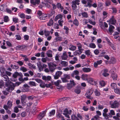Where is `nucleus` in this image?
<instances>
[{
  "label": "nucleus",
  "mask_w": 120,
  "mask_h": 120,
  "mask_svg": "<svg viewBox=\"0 0 120 120\" xmlns=\"http://www.w3.org/2000/svg\"><path fill=\"white\" fill-rule=\"evenodd\" d=\"M48 65L50 70L52 71H53L55 69V67L57 66L56 64L53 62L48 63Z\"/></svg>",
  "instance_id": "5"
},
{
  "label": "nucleus",
  "mask_w": 120,
  "mask_h": 120,
  "mask_svg": "<svg viewBox=\"0 0 120 120\" xmlns=\"http://www.w3.org/2000/svg\"><path fill=\"white\" fill-rule=\"evenodd\" d=\"M87 81L88 82L93 85H96L97 83L96 81L93 79L91 78H88Z\"/></svg>",
  "instance_id": "15"
},
{
  "label": "nucleus",
  "mask_w": 120,
  "mask_h": 120,
  "mask_svg": "<svg viewBox=\"0 0 120 120\" xmlns=\"http://www.w3.org/2000/svg\"><path fill=\"white\" fill-rule=\"evenodd\" d=\"M99 117V116L96 115L93 118L91 119V120H97Z\"/></svg>",
  "instance_id": "64"
},
{
  "label": "nucleus",
  "mask_w": 120,
  "mask_h": 120,
  "mask_svg": "<svg viewBox=\"0 0 120 120\" xmlns=\"http://www.w3.org/2000/svg\"><path fill=\"white\" fill-rule=\"evenodd\" d=\"M4 20L5 22H7L8 21H9V20L8 17V16H5L4 18Z\"/></svg>",
  "instance_id": "53"
},
{
  "label": "nucleus",
  "mask_w": 120,
  "mask_h": 120,
  "mask_svg": "<svg viewBox=\"0 0 120 120\" xmlns=\"http://www.w3.org/2000/svg\"><path fill=\"white\" fill-rule=\"evenodd\" d=\"M10 85L13 86L14 87H15L16 86H18L21 83L19 82H15V83H13L11 82H10Z\"/></svg>",
  "instance_id": "21"
},
{
  "label": "nucleus",
  "mask_w": 120,
  "mask_h": 120,
  "mask_svg": "<svg viewBox=\"0 0 120 120\" xmlns=\"http://www.w3.org/2000/svg\"><path fill=\"white\" fill-rule=\"evenodd\" d=\"M83 71L85 72H88L90 71L91 70L89 68H82Z\"/></svg>",
  "instance_id": "29"
},
{
  "label": "nucleus",
  "mask_w": 120,
  "mask_h": 120,
  "mask_svg": "<svg viewBox=\"0 0 120 120\" xmlns=\"http://www.w3.org/2000/svg\"><path fill=\"white\" fill-rule=\"evenodd\" d=\"M71 110H68L67 109H65L64 110L63 114L66 117L69 118H70L69 115L71 114Z\"/></svg>",
  "instance_id": "3"
},
{
  "label": "nucleus",
  "mask_w": 120,
  "mask_h": 120,
  "mask_svg": "<svg viewBox=\"0 0 120 120\" xmlns=\"http://www.w3.org/2000/svg\"><path fill=\"white\" fill-rule=\"evenodd\" d=\"M61 66L63 67H65L67 66L68 65V63L64 61H62L61 63Z\"/></svg>",
  "instance_id": "26"
},
{
  "label": "nucleus",
  "mask_w": 120,
  "mask_h": 120,
  "mask_svg": "<svg viewBox=\"0 0 120 120\" xmlns=\"http://www.w3.org/2000/svg\"><path fill=\"white\" fill-rule=\"evenodd\" d=\"M82 16L84 18H86L88 16L87 13V12H86L82 13Z\"/></svg>",
  "instance_id": "50"
},
{
  "label": "nucleus",
  "mask_w": 120,
  "mask_h": 120,
  "mask_svg": "<svg viewBox=\"0 0 120 120\" xmlns=\"http://www.w3.org/2000/svg\"><path fill=\"white\" fill-rule=\"evenodd\" d=\"M60 56V54H56L55 57V60H59V58L61 59Z\"/></svg>",
  "instance_id": "59"
},
{
  "label": "nucleus",
  "mask_w": 120,
  "mask_h": 120,
  "mask_svg": "<svg viewBox=\"0 0 120 120\" xmlns=\"http://www.w3.org/2000/svg\"><path fill=\"white\" fill-rule=\"evenodd\" d=\"M103 115L104 117L106 119H108L109 117V114H107V113H103Z\"/></svg>",
  "instance_id": "40"
},
{
  "label": "nucleus",
  "mask_w": 120,
  "mask_h": 120,
  "mask_svg": "<svg viewBox=\"0 0 120 120\" xmlns=\"http://www.w3.org/2000/svg\"><path fill=\"white\" fill-rule=\"evenodd\" d=\"M104 57V58L107 59V60H108L109 59V57L107 55H105L104 56L99 55V57Z\"/></svg>",
  "instance_id": "48"
},
{
  "label": "nucleus",
  "mask_w": 120,
  "mask_h": 120,
  "mask_svg": "<svg viewBox=\"0 0 120 120\" xmlns=\"http://www.w3.org/2000/svg\"><path fill=\"white\" fill-rule=\"evenodd\" d=\"M111 86L112 88L114 89V90L117 87L116 84L114 83H112L111 84Z\"/></svg>",
  "instance_id": "30"
},
{
  "label": "nucleus",
  "mask_w": 120,
  "mask_h": 120,
  "mask_svg": "<svg viewBox=\"0 0 120 120\" xmlns=\"http://www.w3.org/2000/svg\"><path fill=\"white\" fill-rule=\"evenodd\" d=\"M79 72L78 71L75 70L72 73L71 76L72 77H74L75 75L76 76L79 75Z\"/></svg>",
  "instance_id": "23"
},
{
  "label": "nucleus",
  "mask_w": 120,
  "mask_h": 120,
  "mask_svg": "<svg viewBox=\"0 0 120 120\" xmlns=\"http://www.w3.org/2000/svg\"><path fill=\"white\" fill-rule=\"evenodd\" d=\"M109 117H112V115H115V113L114 111L113 110H110V112L109 113Z\"/></svg>",
  "instance_id": "28"
},
{
  "label": "nucleus",
  "mask_w": 120,
  "mask_h": 120,
  "mask_svg": "<svg viewBox=\"0 0 120 120\" xmlns=\"http://www.w3.org/2000/svg\"><path fill=\"white\" fill-rule=\"evenodd\" d=\"M62 81L63 82H68V79L65 78L64 77L63 78H61Z\"/></svg>",
  "instance_id": "63"
},
{
  "label": "nucleus",
  "mask_w": 120,
  "mask_h": 120,
  "mask_svg": "<svg viewBox=\"0 0 120 120\" xmlns=\"http://www.w3.org/2000/svg\"><path fill=\"white\" fill-rule=\"evenodd\" d=\"M6 86L8 87L6 89V90L8 92H11L14 89V87L10 85V83H5Z\"/></svg>",
  "instance_id": "7"
},
{
  "label": "nucleus",
  "mask_w": 120,
  "mask_h": 120,
  "mask_svg": "<svg viewBox=\"0 0 120 120\" xmlns=\"http://www.w3.org/2000/svg\"><path fill=\"white\" fill-rule=\"evenodd\" d=\"M64 77L65 78L68 79H69L70 78V76L69 75H68L66 74H65L64 75Z\"/></svg>",
  "instance_id": "61"
},
{
  "label": "nucleus",
  "mask_w": 120,
  "mask_h": 120,
  "mask_svg": "<svg viewBox=\"0 0 120 120\" xmlns=\"http://www.w3.org/2000/svg\"><path fill=\"white\" fill-rule=\"evenodd\" d=\"M44 33L45 36L46 37H47L49 36L50 34L49 31L48 30H44Z\"/></svg>",
  "instance_id": "33"
},
{
  "label": "nucleus",
  "mask_w": 120,
  "mask_h": 120,
  "mask_svg": "<svg viewBox=\"0 0 120 120\" xmlns=\"http://www.w3.org/2000/svg\"><path fill=\"white\" fill-rule=\"evenodd\" d=\"M82 53V51L79 50L75 51L74 53V55L75 56L79 55Z\"/></svg>",
  "instance_id": "25"
},
{
  "label": "nucleus",
  "mask_w": 120,
  "mask_h": 120,
  "mask_svg": "<svg viewBox=\"0 0 120 120\" xmlns=\"http://www.w3.org/2000/svg\"><path fill=\"white\" fill-rule=\"evenodd\" d=\"M93 93V91L92 90L89 89L87 90L86 94V97L92 100L93 98L91 97V96L92 94Z\"/></svg>",
  "instance_id": "4"
},
{
  "label": "nucleus",
  "mask_w": 120,
  "mask_h": 120,
  "mask_svg": "<svg viewBox=\"0 0 120 120\" xmlns=\"http://www.w3.org/2000/svg\"><path fill=\"white\" fill-rule=\"evenodd\" d=\"M89 47L91 48H95L96 47V45L94 43H92L89 44Z\"/></svg>",
  "instance_id": "56"
},
{
  "label": "nucleus",
  "mask_w": 120,
  "mask_h": 120,
  "mask_svg": "<svg viewBox=\"0 0 120 120\" xmlns=\"http://www.w3.org/2000/svg\"><path fill=\"white\" fill-rule=\"evenodd\" d=\"M75 92L77 94H79L81 92L80 88L79 87L77 88L75 90Z\"/></svg>",
  "instance_id": "47"
},
{
  "label": "nucleus",
  "mask_w": 120,
  "mask_h": 120,
  "mask_svg": "<svg viewBox=\"0 0 120 120\" xmlns=\"http://www.w3.org/2000/svg\"><path fill=\"white\" fill-rule=\"evenodd\" d=\"M106 63L107 64H114L115 63V62L114 60H105Z\"/></svg>",
  "instance_id": "39"
},
{
  "label": "nucleus",
  "mask_w": 120,
  "mask_h": 120,
  "mask_svg": "<svg viewBox=\"0 0 120 120\" xmlns=\"http://www.w3.org/2000/svg\"><path fill=\"white\" fill-rule=\"evenodd\" d=\"M111 2L109 0H107L105 3L106 6H108L111 5Z\"/></svg>",
  "instance_id": "49"
},
{
  "label": "nucleus",
  "mask_w": 120,
  "mask_h": 120,
  "mask_svg": "<svg viewBox=\"0 0 120 120\" xmlns=\"http://www.w3.org/2000/svg\"><path fill=\"white\" fill-rule=\"evenodd\" d=\"M116 70V69L114 68H112L111 69L110 71L112 74L111 75V76L113 80H116L117 79V74L113 73Z\"/></svg>",
  "instance_id": "2"
},
{
  "label": "nucleus",
  "mask_w": 120,
  "mask_h": 120,
  "mask_svg": "<svg viewBox=\"0 0 120 120\" xmlns=\"http://www.w3.org/2000/svg\"><path fill=\"white\" fill-rule=\"evenodd\" d=\"M108 72V70L105 69L102 71L101 73L104 76L106 77L109 75V74L107 73Z\"/></svg>",
  "instance_id": "11"
},
{
  "label": "nucleus",
  "mask_w": 120,
  "mask_h": 120,
  "mask_svg": "<svg viewBox=\"0 0 120 120\" xmlns=\"http://www.w3.org/2000/svg\"><path fill=\"white\" fill-rule=\"evenodd\" d=\"M70 47L69 48V49L72 51H74L76 49V47L75 46H73L72 45H70Z\"/></svg>",
  "instance_id": "41"
},
{
  "label": "nucleus",
  "mask_w": 120,
  "mask_h": 120,
  "mask_svg": "<svg viewBox=\"0 0 120 120\" xmlns=\"http://www.w3.org/2000/svg\"><path fill=\"white\" fill-rule=\"evenodd\" d=\"M37 65L41 70H42L43 68H46L47 67V65L46 64H43L39 61L37 63Z\"/></svg>",
  "instance_id": "9"
},
{
  "label": "nucleus",
  "mask_w": 120,
  "mask_h": 120,
  "mask_svg": "<svg viewBox=\"0 0 120 120\" xmlns=\"http://www.w3.org/2000/svg\"><path fill=\"white\" fill-rule=\"evenodd\" d=\"M63 38L61 37H56L55 38L56 41H62Z\"/></svg>",
  "instance_id": "32"
},
{
  "label": "nucleus",
  "mask_w": 120,
  "mask_h": 120,
  "mask_svg": "<svg viewBox=\"0 0 120 120\" xmlns=\"http://www.w3.org/2000/svg\"><path fill=\"white\" fill-rule=\"evenodd\" d=\"M110 104L111 107L112 108H118L119 105V102L116 101H115L113 102H111Z\"/></svg>",
  "instance_id": "6"
},
{
  "label": "nucleus",
  "mask_w": 120,
  "mask_h": 120,
  "mask_svg": "<svg viewBox=\"0 0 120 120\" xmlns=\"http://www.w3.org/2000/svg\"><path fill=\"white\" fill-rule=\"evenodd\" d=\"M26 96L25 95H23L21 96V101L23 105H25L26 104V102L27 101L26 98Z\"/></svg>",
  "instance_id": "12"
},
{
  "label": "nucleus",
  "mask_w": 120,
  "mask_h": 120,
  "mask_svg": "<svg viewBox=\"0 0 120 120\" xmlns=\"http://www.w3.org/2000/svg\"><path fill=\"white\" fill-rule=\"evenodd\" d=\"M62 81L63 82H68V79L65 78L64 77L63 78H61Z\"/></svg>",
  "instance_id": "62"
},
{
  "label": "nucleus",
  "mask_w": 120,
  "mask_h": 120,
  "mask_svg": "<svg viewBox=\"0 0 120 120\" xmlns=\"http://www.w3.org/2000/svg\"><path fill=\"white\" fill-rule=\"evenodd\" d=\"M115 27L112 25H110L109 27V31L111 33V35L113 32V30L114 29Z\"/></svg>",
  "instance_id": "19"
},
{
  "label": "nucleus",
  "mask_w": 120,
  "mask_h": 120,
  "mask_svg": "<svg viewBox=\"0 0 120 120\" xmlns=\"http://www.w3.org/2000/svg\"><path fill=\"white\" fill-rule=\"evenodd\" d=\"M5 6L3 4H2L0 6V10L3 11H6V9H5Z\"/></svg>",
  "instance_id": "42"
},
{
  "label": "nucleus",
  "mask_w": 120,
  "mask_h": 120,
  "mask_svg": "<svg viewBox=\"0 0 120 120\" xmlns=\"http://www.w3.org/2000/svg\"><path fill=\"white\" fill-rule=\"evenodd\" d=\"M61 80H58L56 82H54V84L56 86H58V85L60 84H59L61 83Z\"/></svg>",
  "instance_id": "58"
},
{
  "label": "nucleus",
  "mask_w": 120,
  "mask_h": 120,
  "mask_svg": "<svg viewBox=\"0 0 120 120\" xmlns=\"http://www.w3.org/2000/svg\"><path fill=\"white\" fill-rule=\"evenodd\" d=\"M51 77L49 76H43L42 77V79L45 81H49L51 80Z\"/></svg>",
  "instance_id": "18"
},
{
  "label": "nucleus",
  "mask_w": 120,
  "mask_h": 120,
  "mask_svg": "<svg viewBox=\"0 0 120 120\" xmlns=\"http://www.w3.org/2000/svg\"><path fill=\"white\" fill-rule=\"evenodd\" d=\"M72 120H79L78 118L75 115H72L71 116Z\"/></svg>",
  "instance_id": "37"
},
{
  "label": "nucleus",
  "mask_w": 120,
  "mask_h": 120,
  "mask_svg": "<svg viewBox=\"0 0 120 120\" xmlns=\"http://www.w3.org/2000/svg\"><path fill=\"white\" fill-rule=\"evenodd\" d=\"M60 56L61 59L64 60H66L68 57V56L65 51L63 52L62 55L60 54Z\"/></svg>",
  "instance_id": "10"
},
{
  "label": "nucleus",
  "mask_w": 120,
  "mask_h": 120,
  "mask_svg": "<svg viewBox=\"0 0 120 120\" xmlns=\"http://www.w3.org/2000/svg\"><path fill=\"white\" fill-rule=\"evenodd\" d=\"M102 62L101 60H98L96 62H95L94 64V67L95 68H96L98 65L100 64Z\"/></svg>",
  "instance_id": "24"
},
{
  "label": "nucleus",
  "mask_w": 120,
  "mask_h": 120,
  "mask_svg": "<svg viewBox=\"0 0 120 120\" xmlns=\"http://www.w3.org/2000/svg\"><path fill=\"white\" fill-rule=\"evenodd\" d=\"M12 106V102L9 100L8 101L7 105H4L3 107L5 110H7L8 109L11 108Z\"/></svg>",
  "instance_id": "8"
},
{
  "label": "nucleus",
  "mask_w": 120,
  "mask_h": 120,
  "mask_svg": "<svg viewBox=\"0 0 120 120\" xmlns=\"http://www.w3.org/2000/svg\"><path fill=\"white\" fill-rule=\"evenodd\" d=\"M109 45H110L111 48L113 50H116V48L114 46V44H113L111 43H110Z\"/></svg>",
  "instance_id": "55"
},
{
  "label": "nucleus",
  "mask_w": 120,
  "mask_h": 120,
  "mask_svg": "<svg viewBox=\"0 0 120 120\" xmlns=\"http://www.w3.org/2000/svg\"><path fill=\"white\" fill-rule=\"evenodd\" d=\"M91 52L90 50H88L85 51V54L88 56H89L90 55Z\"/></svg>",
  "instance_id": "45"
},
{
  "label": "nucleus",
  "mask_w": 120,
  "mask_h": 120,
  "mask_svg": "<svg viewBox=\"0 0 120 120\" xmlns=\"http://www.w3.org/2000/svg\"><path fill=\"white\" fill-rule=\"evenodd\" d=\"M30 2L31 4L35 6L36 4H39L40 1V0H30Z\"/></svg>",
  "instance_id": "13"
},
{
  "label": "nucleus",
  "mask_w": 120,
  "mask_h": 120,
  "mask_svg": "<svg viewBox=\"0 0 120 120\" xmlns=\"http://www.w3.org/2000/svg\"><path fill=\"white\" fill-rule=\"evenodd\" d=\"M0 72L2 74L1 76L3 78V79L5 81L7 82L6 83H10L11 81L9 80V79L8 76L5 75H4L3 74V71H4V69L1 68L0 69Z\"/></svg>",
  "instance_id": "1"
},
{
  "label": "nucleus",
  "mask_w": 120,
  "mask_h": 120,
  "mask_svg": "<svg viewBox=\"0 0 120 120\" xmlns=\"http://www.w3.org/2000/svg\"><path fill=\"white\" fill-rule=\"evenodd\" d=\"M55 113V110L54 109L52 110L51 111L49 112V116H52L53 115H54Z\"/></svg>",
  "instance_id": "44"
},
{
  "label": "nucleus",
  "mask_w": 120,
  "mask_h": 120,
  "mask_svg": "<svg viewBox=\"0 0 120 120\" xmlns=\"http://www.w3.org/2000/svg\"><path fill=\"white\" fill-rule=\"evenodd\" d=\"M70 84L72 85V86H75L76 85V84L74 82L73 80H71L70 81Z\"/></svg>",
  "instance_id": "52"
},
{
  "label": "nucleus",
  "mask_w": 120,
  "mask_h": 120,
  "mask_svg": "<svg viewBox=\"0 0 120 120\" xmlns=\"http://www.w3.org/2000/svg\"><path fill=\"white\" fill-rule=\"evenodd\" d=\"M53 20L51 19L49 21V22L47 23V25L49 26H51L53 25Z\"/></svg>",
  "instance_id": "35"
},
{
  "label": "nucleus",
  "mask_w": 120,
  "mask_h": 120,
  "mask_svg": "<svg viewBox=\"0 0 120 120\" xmlns=\"http://www.w3.org/2000/svg\"><path fill=\"white\" fill-rule=\"evenodd\" d=\"M62 74V72L60 71H57L56 72L55 75L54 76V79H58L61 75Z\"/></svg>",
  "instance_id": "14"
},
{
  "label": "nucleus",
  "mask_w": 120,
  "mask_h": 120,
  "mask_svg": "<svg viewBox=\"0 0 120 120\" xmlns=\"http://www.w3.org/2000/svg\"><path fill=\"white\" fill-rule=\"evenodd\" d=\"M112 11V13L113 14H116L117 12V10L115 8L112 7L111 8Z\"/></svg>",
  "instance_id": "46"
},
{
  "label": "nucleus",
  "mask_w": 120,
  "mask_h": 120,
  "mask_svg": "<svg viewBox=\"0 0 120 120\" xmlns=\"http://www.w3.org/2000/svg\"><path fill=\"white\" fill-rule=\"evenodd\" d=\"M29 85L30 86H36V84L35 82L34 81H30L29 82Z\"/></svg>",
  "instance_id": "38"
},
{
  "label": "nucleus",
  "mask_w": 120,
  "mask_h": 120,
  "mask_svg": "<svg viewBox=\"0 0 120 120\" xmlns=\"http://www.w3.org/2000/svg\"><path fill=\"white\" fill-rule=\"evenodd\" d=\"M110 23L112 24H114L116 22V20L115 19L113 16H112L111 18L109 20Z\"/></svg>",
  "instance_id": "17"
},
{
  "label": "nucleus",
  "mask_w": 120,
  "mask_h": 120,
  "mask_svg": "<svg viewBox=\"0 0 120 120\" xmlns=\"http://www.w3.org/2000/svg\"><path fill=\"white\" fill-rule=\"evenodd\" d=\"M40 86L42 88H44L45 87V84L43 81H42L40 84Z\"/></svg>",
  "instance_id": "51"
},
{
  "label": "nucleus",
  "mask_w": 120,
  "mask_h": 120,
  "mask_svg": "<svg viewBox=\"0 0 120 120\" xmlns=\"http://www.w3.org/2000/svg\"><path fill=\"white\" fill-rule=\"evenodd\" d=\"M73 22L74 24L76 26H78L79 25V23L78 21L76 18L74 19Z\"/></svg>",
  "instance_id": "36"
},
{
  "label": "nucleus",
  "mask_w": 120,
  "mask_h": 120,
  "mask_svg": "<svg viewBox=\"0 0 120 120\" xmlns=\"http://www.w3.org/2000/svg\"><path fill=\"white\" fill-rule=\"evenodd\" d=\"M114 92L116 94H120V89L117 87L114 90Z\"/></svg>",
  "instance_id": "34"
},
{
  "label": "nucleus",
  "mask_w": 120,
  "mask_h": 120,
  "mask_svg": "<svg viewBox=\"0 0 120 120\" xmlns=\"http://www.w3.org/2000/svg\"><path fill=\"white\" fill-rule=\"evenodd\" d=\"M45 4L43 3V2H42L41 3L39 6H38V7L40 8H42L43 7L45 6Z\"/></svg>",
  "instance_id": "60"
},
{
  "label": "nucleus",
  "mask_w": 120,
  "mask_h": 120,
  "mask_svg": "<svg viewBox=\"0 0 120 120\" xmlns=\"http://www.w3.org/2000/svg\"><path fill=\"white\" fill-rule=\"evenodd\" d=\"M72 8L74 10H75L77 8L76 5L72 2Z\"/></svg>",
  "instance_id": "54"
},
{
  "label": "nucleus",
  "mask_w": 120,
  "mask_h": 120,
  "mask_svg": "<svg viewBox=\"0 0 120 120\" xmlns=\"http://www.w3.org/2000/svg\"><path fill=\"white\" fill-rule=\"evenodd\" d=\"M16 37V39L17 40H20L21 39V38L19 34H16L15 35Z\"/></svg>",
  "instance_id": "57"
},
{
  "label": "nucleus",
  "mask_w": 120,
  "mask_h": 120,
  "mask_svg": "<svg viewBox=\"0 0 120 120\" xmlns=\"http://www.w3.org/2000/svg\"><path fill=\"white\" fill-rule=\"evenodd\" d=\"M39 18L41 20H46L49 19V16L47 14H43Z\"/></svg>",
  "instance_id": "16"
},
{
  "label": "nucleus",
  "mask_w": 120,
  "mask_h": 120,
  "mask_svg": "<svg viewBox=\"0 0 120 120\" xmlns=\"http://www.w3.org/2000/svg\"><path fill=\"white\" fill-rule=\"evenodd\" d=\"M82 79L84 80H87L88 79V75L86 74H83L82 76Z\"/></svg>",
  "instance_id": "27"
},
{
  "label": "nucleus",
  "mask_w": 120,
  "mask_h": 120,
  "mask_svg": "<svg viewBox=\"0 0 120 120\" xmlns=\"http://www.w3.org/2000/svg\"><path fill=\"white\" fill-rule=\"evenodd\" d=\"M99 83L100 85L102 87L104 86L106 84V83L103 80H101Z\"/></svg>",
  "instance_id": "43"
},
{
  "label": "nucleus",
  "mask_w": 120,
  "mask_h": 120,
  "mask_svg": "<svg viewBox=\"0 0 120 120\" xmlns=\"http://www.w3.org/2000/svg\"><path fill=\"white\" fill-rule=\"evenodd\" d=\"M56 6L58 9H60L61 10H63L64 9V7L62 6L61 4L60 3H57L56 4Z\"/></svg>",
  "instance_id": "22"
},
{
  "label": "nucleus",
  "mask_w": 120,
  "mask_h": 120,
  "mask_svg": "<svg viewBox=\"0 0 120 120\" xmlns=\"http://www.w3.org/2000/svg\"><path fill=\"white\" fill-rule=\"evenodd\" d=\"M95 95L97 96H100L101 95L100 92L98 90L96 89L94 91Z\"/></svg>",
  "instance_id": "31"
},
{
  "label": "nucleus",
  "mask_w": 120,
  "mask_h": 120,
  "mask_svg": "<svg viewBox=\"0 0 120 120\" xmlns=\"http://www.w3.org/2000/svg\"><path fill=\"white\" fill-rule=\"evenodd\" d=\"M55 14V11L53 10H52L51 11L50 13H49L47 14V15L49 16V18L50 17L52 16H54Z\"/></svg>",
  "instance_id": "20"
}]
</instances>
